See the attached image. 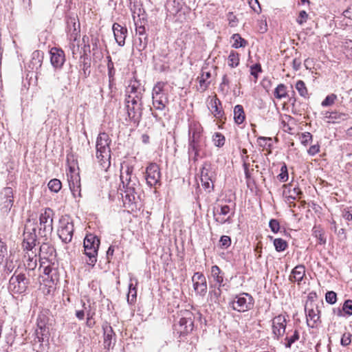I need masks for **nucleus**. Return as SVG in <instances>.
Returning <instances> with one entry per match:
<instances>
[{"label":"nucleus","mask_w":352,"mask_h":352,"mask_svg":"<svg viewBox=\"0 0 352 352\" xmlns=\"http://www.w3.org/2000/svg\"><path fill=\"white\" fill-rule=\"evenodd\" d=\"M49 189L54 192H58L61 189L62 184L58 179H51L48 183Z\"/></svg>","instance_id":"obj_41"},{"label":"nucleus","mask_w":352,"mask_h":352,"mask_svg":"<svg viewBox=\"0 0 352 352\" xmlns=\"http://www.w3.org/2000/svg\"><path fill=\"white\" fill-rule=\"evenodd\" d=\"M111 140L107 133H99L96 140V158L100 166L107 169L110 166L111 149L109 147Z\"/></svg>","instance_id":"obj_1"},{"label":"nucleus","mask_w":352,"mask_h":352,"mask_svg":"<svg viewBox=\"0 0 352 352\" xmlns=\"http://www.w3.org/2000/svg\"><path fill=\"white\" fill-rule=\"evenodd\" d=\"M274 245L277 252H283L288 247L287 241L280 238L274 240Z\"/></svg>","instance_id":"obj_40"},{"label":"nucleus","mask_w":352,"mask_h":352,"mask_svg":"<svg viewBox=\"0 0 352 352\" xmlns=\"http://www.w3.org/2000/svg\"><path fill=\"white\" fill-rule=\"evenodd\" d=\"M245 118L243 107L241 104H237L234 108V120L236 124H242Z\"/></svg>","instance_id":"obj_29"},{"label":"nucleus","mask_w":352,"mask_h":352,"mask_svg":"<svg viewBox=\"0 0 352 352\" xmlns=\"http://www.w3.org/2000/svg\"><path fill=\"white\" fill-rule=\"evenodd\" d=\"M164 83L158 82L155 84L152 91L153 105L157 110H164L168 102V97L163 92Z\"/></svg>","instance_id":"obj_9"},{"label":"nucleus","mask_w":352,"mask_h":352,"mask_svg":"<svg viewBox=\"0 0 352 352\" xmlns=\"http://www.w3.org/2000/svg\"><path fill=\"white\" fill-rule=\"evenodd\" d=\"M181 333H188L193 329V321L191 318H182L179 321Z\"/></svg>","instance_id":"obj_28"},{"label":"nucleus","mask_w":352,"mask_h":352,"mask_svg":"<svg viewBox=\"0 0 352 352\" xmlns=\"http://www.w3.org/2000/svg\"><path fill=\"white\" fill-rule=\"evenodd\" d=\"M7 254V248L5 243L0 241V264L3 261L5 256Z\"/></svg>","instance_id":"obj_61"},{"label":"nucleus","mask_w":352,"mask_h":352,"mask_svg":"<svg viewBox=\"0 0 352 352\" xmlns=\"http://www.w3.org/2000/svg\"><path fill=\"white\" fill-rule=\"evenodd\" d=\"M275 98L282 99L287 96V87L284 84H279L274 92Z\"/></svg>","instance_id":"obj_36"},{"label":"nucleus","mask_w":352,"mask_h":352,"mask_svg":"<svg viewBox=\"0 0 352 352\" xmlns=\"http://www.w3.org/2000/svg\"><path fill=\"white\" fill-rule=\"evenodd\" d=\"M210 287L211 288H214L213 290L210 291V295L211 296V298H214V302H216L217 300H219V298H220L221 295V287H219V285H210Z\"/></svg>","instance_id":"obj_47"},{"label":"nucleus","mask_w":352,"mask_h":352,"mask_svg":"<svg viewBox=\"0 0 352 352\" xmlns=\"http://www.w3.org/2000/svg\"><path fill=\"white\" fill-rule=\"evenodd\" d=\"M323 115L324 118L329 120V122L332 123H340L342 121L346 120L349 118V114L337 111H326Z\"/></svg>","instance_id":"obj_21"},{"label":"nucleus","mask_w":352,"mask_h":352,"mask_svg":"<svg viewBox=\"0 0 352 352\" xmlns=\"http://www.w3.org/2000/svg\"><path fill=\"white\" fill-rule=\"evenodd\" d=\"M295 87L300 96L303 97L304 98H309L307 88L305 85V83L302 80H298L295 85Z\"/></svg>","instance_id":"obj_34"},{"label":"nucleus","mask_w":352,"mask_h":352,"mask_svg":"<svg viewBox=\"0 0 352 352\" xmlns=\"http://www.w3.org/2000/svg\"><path fill=\"white\" fill-rule=\"evenodd\" d=\"M137 289L135 285L130 283L129 285V292L127 294V302L129 304H133L136 300Z\"/></svg>","instance_id":"obj_38"},{"label":"nucleus","mask_w":352,"mask_h":352,"mask_svg":"<svg viewBox=\"0 0 352 352\" xmlns=\"http://www.w3.org/2000/svg\"><path fill=\"white\" fill-rule=\"evenodd\" d=\"M235 204L234 205V206ZM234 208L233 209V211L230 214L232 209L230 207V206L228 205H221L220 206V211L218 210H217V212H214V217L215 221L219 224H224V223H231L232 222V217L234 215Z\"/></svg>","instance_id":"obj_13"},{"label":"nucleus","mask_w":352,"mask_h":352,"mask_svg":"<svg viewBox=\"0 0 352 352\" xmlns=\"http://www.w3.org/2000/svg\"><path fill=\"white\" fill-rule=\"evenodd\" d=\"M287 321L284 316L278 315L272 320L273 333L277 338L283 336L285 333Z\"/></svg>","instance_id":"obj_15"},{"label":"nucleus","mask_w":352,"mask_h":352,"mask_svg":"<svg viewBox=\"0 0 352 352\" xmlns=\"http://www.w3.org/2000/svg\"><path fill=\"white\" fill-rule=\"evenodd\" d=\"M315 236L318 239V243L320 245H323L326 243V239L324 236V234L321 232V231H314Z\"/></svg>","instance_id":"obj_63"},{"label":"nucleus","mask_w":352,"mask_h":352,"mask_svg":"<svg viewBox=\"0 0 352 352\" xmlns=\"http://www.w3.org/2000/svg\"><path fill=\"white\" fill-rule=\"evenodd\" d=\"M250 70L251 75L254 76V77L256 79L258 77V73L262 71L261 66L258 63L254 64L251 66Z\"/></svg>","instance_id":"obj_57"},{"label":"nucleus","mask_w":352,"mask_h":352,"mask_svg":"<svg viewBox=\"0 0 352 352\" xmlns=\"http://www.w3.org/2000/svg\"><path fill=\"white\" fill-rule=\"evenodd\" d=\"M258 144L260 146L263 147L264 148H268L270 149L269 153H271L270 147L272 146V138H265V137H259L257 139Z\"/></svg>","instance_id":"obj_43"},{"label":"nucleus","mask_w":352,"mask_h":352,"mask_svg":"<svg viewBox=\"0 0 352 352\" xmlns=\"http://www.w3.org/2000/svg\"><path fill=\"white\" fill-rule=\"evenodd\" d=\"M215 177V173L212 170V168L210 164H204L201 171V178L205 180H210L212 183V188H213V182Z\"/></svg>","instance_id":"obj_27"},{"label":"nucleus","mask_w":352,"mask_h":352,"mask_svg":"<svg viewBox=\"0 0 352 352\" xmlns=\"http://www.w3.org/2000/svg\"><path fill=\"white\" fill-rule=\"evenodd\" d=\"M342 310L344 313L345 316H351L352 315V300H346L344 301Z\"/></svg>","instance_id":"obj_49"},{"label":"nucleus","mask_w":352,"mask_h":352,"mask_svg":"<svg viewBox=\"0 0 352 352\" xmlns=\"http://www.w3.org/2000/svg\"><path fill=\"white\" fill-rule=\"evenodd\" d=\"M100 244V239L93 234H87L83 241L85 254L89 258L88 265L94 266L97 261L98 251Z\"/></svg>","instance_id":"obj_5"},{"label":"nucleus","mask_w":352,"mask_h":352,"mask_svg":"<svg viewBox=\"0 0 352 352\" xmlns=\"http://www.w3.org/2000/svg\"><path fill=\"white\" fill-rule=\"evenodd\" d=\"M254 300L253 297L248 293H242L236 295L233 300L230 302L232 309L239 312H244L253 308Z\"/></svg>","instance_id":"obj_7"},{"label":"nucleus","mask_w":352,"mask_h":352,"mask_svg":"<svg viewBox=\"0 0 352 352\" xmlns=\"http://www.w3.org/2000/svg\"><path fill=\"white\" fill-rule=\"evenodd\" d=\"M342 217L349 226H352V206H346L342 210Z\"/></svg>","instance_id":"obj_37"},{"label":"nucleus","mask_w":352,"mask_h":352,"mask_svg":"<svg viewBox=\"0 0 352 352\" xmlns=\"http://www.w3.org/2000/svg\"><path fill=\"white\" fill-rule=\"evenodd\" d=\"M43 59V53L39 50H35L32 54V58L29 67L32 69H38L41 67Z\"/></svg>","instance_id":"obj_24"},{"label":"nucleus","mask_w":352,"mask_h":352,"mask_svg":"<svg viewBox=\"0 0 352 352\" xmlns=\"http://www.w3.org/2000/svg\"><path fill=\"white\" fill-rule=\"evenodd\" d=\"M54 211L46 208L42 211L39 216L38 234L42 237H45L50 234L53 230V217Z\"/></svg>","instance_id":"obj_6"},{"label":"nucleus","mask_w":352,"mask_h":352,"mask_svg":"<svg viewBox=\"0 0 352 352\" xmlns=\"http://www.w3.org/2000/svg\"><path fill=\"white\" fill-rule=\"evenodd\" d=\"M124 106L129 120L138 124L142 116V96L132 94L126 95Z\"/></svg>","instance_id":"obj_3"},{"label":"nucleus","mask_w":352,"mask_h":352,"mask_svg":"<svg viewBox=\"0 0 352 352\" xmlns=\"http://www.w3.org/2000/svg\"><path fill=\"white\" fill-rule=\"evenodd\" d=\"M74 231V224L72 221H69L68 219H60L58 234L63 242L65 243L71 242Z\"/></svg>","instance_id":"obj_11"},{"label":"nucleus","mask_w":352,"mask_h":352,"mask_svg":"<svg viewBox=\"0 0 352 352\" xmlns=\"http://www.w3.org/2000/svg\"><path fill=\"white\" fill-rule=\"evenodd\" d=\"M30 281L24 274L20 273L16 275V272L9 280V289L14 294H21L26 292Z\"/></svg>","instance_id":"obj_8"},{"label":"nucleus","mask_w":352,"mask_h":352,"mask_svg":"<svg viewBox=\"0 0 352 352\" xmlns=\"http://www.w3.org/2000/svg\"><path fill=\"white\" fill-rule=\"evenodd\" d=\"M337 98H338V97L336 94H331L326 96V98L322 102L321 105L323 107L331 106L335 103Z\"/></svg>","instance_id":"obj_45"},{"label":"nucleus","mask_w":352,"mask_h":352,"mask_svg":"<svg viewBox=\"0 0 352 352\" xmlns=\"http://www.w3.org/2000/svg\"><path fill=\"white\" fill-rule=\"evenodd\" d=\"M211 77V74L210 72H204L202 71V74L201 76L198 77V80L199 83V89H201V91H204L208 87L210 82L208 81V80Z\"/></svg>","instance_id":"obj_31"},{"label":"nucleus","mask_w":352,"mask_h":352,"mask_svg":"<svg viewBox=\"0 0 352 352\" xmlns=\"http://www.w3.org/2000/svg\"><path fill=\"white\" fill-rule=\"evenodd\" d=\"M269 226L274 233H277L280 230V223L277 219H271L269 222Z\"/></svg>","instance_id":"obj_55"},{"label":"nucleus","mask_w":352,"mask_h":352,"mask_svg":"<svg viewBox=\"0 0 352 352\" xmlns=\"http://www.w3.org/2000/svg\"><path fill=\"white\" fill-rule=\"evenodd\" d=\"M219 244L221 248H228L231 244L230 237L226 235L222 236L219 240Z\"/></svg>","instance_id":"obj_56"},{"label":"nucleus","mask_w":352,"mask_h":352,"mask_svg":"<svg viewBox=\"0 0 352 352\" xmlns=\"http://www.w3.org/2000/svg\"><path fill=\"white\" fill-rule=\"evenodd\" d=\"M288 177L287 168L285 164H284L280 168V173L278 175L277 178L280 182H285L287 181Z\"/></svg>","instance_id":"obj_48"},{"label":"nucleus","mask_w":352,"mask_h":352,"mask_svg":"<svg viewBox=\"0 0 352 352\" xmlns=\"http://www.w3.org/2000/svg\"><path fill=\"white\" fill-rule=\"evenodd\" d=\"M305 311L306 313L307 323L308 327L315 328L320 322V310L317 305L314 303L306 302L305 305Z\"/></svg>","instance_id":"obj_10"},{"label":"nucleus","mask_w":352,"mask_h":352,"mask_svg":"<svg viewBox=\"0 0 352 352\" xmlns=\"http://www.w3.org/2000/svg\"><path fill=\"white\" fill-rule=\"evenodd\" d=\"M292 185H289V188L287 190L283 191V195L285 196L287 201H289V199L295 200L296 197L302 194L301 190L298 187H294L291 188Z\"/></svg>","instance_id":"obj_32"},{"label":"nucleus","mask_w":352,"mask_h":352,"mask_svg":"<svg viewBox=\"0 0 352 352\" xmlns=\"http://www.w3.org/2000/svg\"><path fill=\"white\" fill-rule=\"evenodd\" d=\"M312 138L313 136L310 133L305 132L301 134L300 139L301 143L303 145L307 146L309 142L312 141Z\"/></svg>","instance_id":"obj_53"},{"label":"nucleus","mask_w":352,"mask_h":352,"mask_svg":"<svg viewBox=\"0 0 352 352\" xmlns=\"http://www.w3.org/2000/svg\"><path fill=\"white\" fill-rule=\"evenodd\" d=\"M195 292L204 296L207 292V282L205 276L201 272H195L192 277Z\"/></svg>","instance_id":"obj_14"},{"label":"nucleus","mask_w":352,"mask_h":352,"mask_svg":"<svg viewBox=\"0 0 352 352\" xmlns=\"http://www.w3.org/2000/svg\"><path fill=\"white\" fill-rule=\"evenodd\" d=\"M213 141L216 146L221 147L225 143V137L220 133H216Z\"/></svg>","instance_id":"obj_50"},{"label":"nucleus","mask_w":352,"mask_h":352,"mask_svg":"<svg viewBox=\"0 0 352 352\" xmlns=\"http://www.w3.org/2000/svg\"><path fill=\"white\" fill-rule=\"evenodd\" d=\"M146 181L149 186H154L160 183L161 173L159 166L156 163H151L146 168Z\"/></svg>","instance_id":"obj_12"},{"label":"nucleus","mask_w":352,"mask_h":352,"mask_svg":"<svg viewBox=\"0 0 352 352\" xmlns=\"http://www.w3.org/2000/svg\"><path fill=\"white\" fill-rule=\"evenodd\" d=\"M203 129L201 126L197 122L192 123L188 130V154L192 157L194 161H197L200 157L199 151L201 148Z\"/></svg>","instance_id":"obj_2"},{"label":"nucleus","mask_w":352,"mask_h":352,"mask_svg":"<svg viewBox=\"0 0 352 352\" xmlns=\"http://www.w3.org/2000/svg\"><path fill=\"white\" fill-rule=\"evenodd\" d=\"M136 34L139 36L138 44L140 50H144L148 44V37L146 34L145 28L143 25H140L135 28Z\"/></svg>","instance_id":"obj_25"},{"label":"nucleus","mask_w":352,"mask_h":352,"mask_svg":"<svg viewBox=\"0 0 352 352\" xmlns=\"http://www.w3.org/2000/svg\"><path fill=\"white\" fill-rule=\"evenodd\" d=\"M113 32L115 39L120 46H124L125 44V38L126 37L127 29L122 26L119 23H115L113 25Z\"/></svg>","instance_id":"obj_18"},{"label":"nucleus","mask_w":352,"mask_h":352,"mask_svg":"<svg viewBox=\"0 0 352 352\" xmlns=\"http://www.w3.org/2000/svg\"><path fill=\"white\" fill-rule=\"evenodd\" d=\"M228 65L231 67H236L239 63V55L237 52L232 51L228 58Z\"/></svg>","instance_id":"obj_39"},{"label":"nucleus","mask_w":352,"mask_h":352,"mask_svg":"<svg viewBox=\"0 0 352 352\" xmlns=\"http://www.w3.org/2000/svg\"><path fill=\"white\" fill-rule=\"evenodd\" d=\"M308 154L314 156L317 153L320 152V145L318 144L312 145L309 147V148L307 151Z\"/></svg>","instance_id":"obj_62"},{"label":"nucleus","mask_w":352,"mask_h":352,"mask_svg":"<svg viewBox=\"0 0 352 352\" xmlns=\"http://www.w3.org/2000/svg\"><path fill=\"white\" fill-rule=\"evenodd\" d=\"M22 246L24 250H32L36 246V243H30L29 241H23Z\"/></svg>","instance_id":"obj_64"},{"label":"nucleus","mask_w":352,"mask_h":352,"mask_svg":"<svg viewBox=\"0 0 352 352\" xmlns=\"http://www.w3.org/2000/svg\"><path fill=\"white\" fill-rule=\"evenodd\" d=\"M133 167L127 166L125 173H121L120 179L124 190V197L129 202H133L135 200L137 190L139 185L136 177H132Z\"/></svg>","instance_id":"obj_4"},{"label":"nucleus","mask_w":352,"mask_h":352,"mask_svg":"<svg viewBox=\"0 0 352 352\" xmlns=\"http://www.w3.org/2000/svg\"><path fill=\"white\" fill-rule=\"evenodd\" d=\"M325 300L327 302L333 305L337 301V294L333 291L327 292L325 294Z\"/></svg>","instance_id":"obj_51"},{"label":"nucleus","mask_w":352,"mask_h":352,"mask_svg":"<svg viewBox=\"0 0 352 352\" xmlns=\"http://www.w3.org/2000/svg\"><path fill=\"white\" fill-rule=\"evenodd\" d=\"M23 241H29L30 243H36V228H32L31 232L27 231L26 230L23 234Z\"/></svg>","instance_id":"obj_42"},{"label":"nucleus","mask_w":352,"mask_h":352,"mask_svg":"<svg viewBox=\"0 0 352 352\" xmlns=\"http://www.w3.org/2000/svg\"><path fill=\"white\" fill-rule=\"evenodd\" d=\"M25 265L26 270L28 271L34 270L37 265L36 258H35L34 256L31 257L30 255L28 254V258L25 261Z\"/></svg>","instance_id":"obj_46"},{"label":"nucleus","mask_w":352,"mask_h":352,"mask_svg":"<svg viewBox=\"0 0 352 352\" xmlns=\"http://www.w3.org/2000/svg\"><path fill=\"white\" fill-rule=\"evenodd\" d=\"M250 6L256 13L261 11V8L258 0H249Z\"/></svg>","instance_id":"obj_59"},{"label":"nucleus","mask_w":352,"mask_h":352,"mask_svg":"<svg viewBox=\"0 0 352 352\" xmlns=\"http://www.w3.org/2000/svg\"><path fill=\"white\" fill-rule=\"evenodd\" d=\"M289 331H288L285 338V342L284 344L286 348H291L292 344L300 338L299 331L297 329H295L292 335H289Z\"/></svg>","instance_id":"obj_33"},{"label":"nucleus","mask_w":352,"mask_h":352,"mask_svg":"<svg viewBox=\"0 0 352 352\" xmlns=\"http://www.w3.org/2000/svg\"><path fill=\"white\" fill-rule=\"evenodd\" d=\"M38 329H37L35 331L36 338L38 339L39 342H43V336L45 335V331H46L45 326L40 325L38 324Z\"/></svg>","instance_id":"obj_52"},{"label":"nucleus","mask_w":352,"mask_h":352,"mask_svg":"<svg viewBox=\"0 0 352 352\" xmlns=\"http://www.w3.org/2000/svg\"><path fill=\"white\" fill-rule=\"evenodd\" d=\"M232 39L233 41L232 46L234 48L243 47L248 45V41L243 38L239 34H234L232 36Z\"/></svg>","instance_id":"obj_35"},{"label":"nucleus","mask_w":352,"mask_h":352,"mask_svg":"<svg viewBox=\"0 0 352 352\" xmlns=\"http://www.w3.org/2000/svg\"><path fill=\"white\" fill-rule=\"evenodd\" d=\"M69 24L73 25L72 32L67 33L69 41H75L79 37L80 23L74 17H69Z\"/></svg>","instance_id":"obj_26"},{"label":"nucleus","mask_w":352,"mask_h":352,"mask_svg":"<svg viewBox=\"0 0 352 352\" xmlns=\"http://www.w3.org/2000/svg\"><path fill=\"white\" fill-rule=\"evenodd\" d=\"M40 256L43 258H49V257L53 256L55 252L54 247L47 243H43L40 248Z\"/></svg>","instance_id":"obj_30"},{"label":"nucleus","mask_w":352,"mask_h":352,"mask_svg":"<svg viewBox=\"0 0 352 352\" xmlns=\"http://www.w3.org/2000/svg\"><path fill=\"white\" fill-rule=\"evenodd\" d=\"M102 329L104 332V349H109L112 346V340L116 334L112 327L108 323H105L102 325Z\"/></svg>","instance_id":"obj_19"},{"label":"nucleus","mask_w":352,"mask_h":352,"mask_svg":"<svg viewBox=\"0 0 352 352\" xmlns=\"http://www.w3.org/2000/svg\"><path fill=\"white\" fill-rule=\"evenodd\" d=\"M43 273L47 277L46 279H50V280L54 283L55 279H56V270L52 268L50 266H47L44 268Z\"/></svg>","instance_id":"obj_44"},{"label":"nucleus","mask_w":352,"mask_h":352,"mask_svg":"<svg viewBox=\"0 0 352 352\" xmlns=\"http://www.w3.org/2000/svg\"><path fill=\"white\" fill-rule=\"evenodd\" d=\"M305 276V266L303 265H298L292 270L291 274L289 276V280L292 283L297 282L298 284H300V282L302 280Z\"/></svg>","instance_id":"obj_22"},{"label":"nucleus","mask_w":352,"mask_h":352,"mask_svg":"<svg viewBox=\"0 0 352 352\" xmlns=\"http://www.w3.org/2000/svg\"><path fill=\"white\" fill-rule=\"evenodd\" d=\"M352 334L349 332L344 333L341 338L340 343L343 346L349 345L351 342Z\"/></svg>","instance_id":"obj_54"},{"label":"nucleus","mask_w":352,"mask_h":352,"mask_svg":"<svg viewBox=\"0 0 352 352\" xmlns=\"http://www.w3.org/2000/svg\"><path fill=\"white\" fill-rule=\"evenodd\" d=\"M1 199L3 208H5L6 211H10L14 203L12 188L10 187L4 188L1 192Z\"/></svg>","instance_id":"obj_17"},{"label":"nucleus","mask_w":352,"mask_h":352,"mask_svg":"<svg viewBox=\"0 0 352 352\" xmlns=\"http://www.w3.org/2000/svg\"><path fill=\"white\" fill-rule=\"evenodd\" d=\"M126 92L128 94H132L133 96L140 95L142 96V94L138 91V87L135 84H131L127 88Z\"/></svg>","instance_id":"obj_58"},{"label":"nucleus","mask_w":352,"mask_h":352,"mask_svg":"<svg viewBox=\"0 0 352 352\" xmlns=\"http://www.w3.org/2000/svg\"><path fill=\"white\" fill-rule=\"evenodd\" d=\"M211 277L213 278V280L216 283V285H219V287H224V273L221 270V269L217 265L212 266Z\"/></svg>","instance_id":"obj_23"},{"label":"nucleus","mask_w":352,"mask_h":352,"mask_svg":"<svg viewBox=\"0 0 352 352\" xmlns=\"http://www.w3.org/2000/svg\"><path fill=\"white\" fill-rule=\"evenodd\" d=\"M210 111L216 118L220 119L223 116L224 112L221 108V102L217 96L210 100Z\"/></svg>","instance_id":"obj_20"},{"label":"nucleus","mask_w":352,"mask_h":352,"mask_svg":"<svg viewBox=\"0 0 352 352\" xmlns=\"http://www.w3.org/2000/svg\"><path fill=\"white\" fill-rule=\"evenodd\" d=\"M308 18V14L305 10H302L300 12L298 17L297 19V22L300 25L303 24L307 21V19Z\"/></svg>","instance_id":"obj_60"},{"label":"nucleus","mask_w":352,"mask_h":352,"mask_svg":"<svg viewBox=\"0 0 352 352\" xmlns=\"http://www.w3.org/2000/svg\"><path fill=\"white\" fill-rule=\"evenodd\" d=\"M50 61L55 68H61L63 65L65 58L63 50L57 47H52L50 51Z\"/></svg>","instance_id":"obj_16"}]
</instances>
